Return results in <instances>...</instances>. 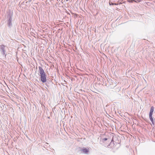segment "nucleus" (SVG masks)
<instances>
[{
	"instance_id": "f257e3e1",
	"label": "nucleus",
	"mask_w": 155,
	"mask_h": 155,
	"mask_svg": "<svg viewBox=\"0 0 155 155\" xmlns=\"http://www.w3.org/2000/svg\"><path fill=\"white\" fill-rule=\"evenodd\" d=\"M39 72L40 76L41 81L43 83H45L46 81V75L45 73L41 67L39 66Z\"/></svg>"
},
{
	"instance_id": "f03ea898",
	"label": "nucleus",
	"mask_w": 155,
	"mask_h": 155,
	"mask_svg": "<svg viewBox=\"0 0 155 155\" xmlns=\"http://www.w3.org/2000/svg\"><path fill=\"white\" fill-rule=\"evenodd\" d=\"M0 51L2 54L5 57L6 55V53L5 50V46L4 45H0Z\"/></svg>"
},
{
	"instance_id": "7ed1b4c3",
	"label": "nucleus",
	"mask_w": 155,
	"mask_h": 155,
	"mask_svg": "<svg viewBox=\"0 0 155 155\" xmlns=\"http://www.w3.org/2000/svg\"><path fill=\"white\" fill-rule=\"evenodd\" d=\"M154 107L153 106H152L150 108V110L149 113V118L151 121L152 124H154V121L152 117V115L153 114V112L154 111Z\"/></svg>"
},
{
	"instance_id": "20e7f679",
	"label": "nucleus",
	"mask_w": 155,
	"mask_h": 155,
	"mask_svg": "<svg viewBox=\"0 0 155 155\" xmlns=\"http://www.w3.org/2000/svg\"><path fill=\"white\" fill-rule=\"evenodd\" d=\"M8 18V19L7 20V24L8 27L11 28L12 26V18L10 15H9Z\"/></svg>"
},
{
	"instance_id": "39448f33",
	"label": "nucleus",
	"mask_w": 155,
	"mask_h": 155,
	"mask_svg": "<svg viewBox=\"0 0 155 155\" xmlns=\"http://www.w3.org/2000/svg\"><path fill=\"white\" fill-rule=\"evenodd\" d=\"M82 151L84 153H87L88 151V150L87 149V148H84L82 150Z\"/></svg>"
},
{
	"instance_id": "423d86ee",
	"label": "nucleus",
	"mask_w": 155,
	"mask_h": 155,
	"mask_svg": "<svg viewBox=\"0 0 155 155\" xmlns=\"http://www.w3.org/2000/svg\"><path fill=\"white\" fill-rule=\"evenodd\" d=\"M133 1L136 2L135 0H129L128 2H133Z\"/></svg>"
},
{
	"instance_id": "0eeeda50",
	"label": "nucleus",
	"mask_w": 155,
	"mask_h": 155,
	"mask_svg": "<svg viewBox=\"0 0 155 155\" xmlns=\"http://www.w3.org/2000/svg\"><path fill=\"white\" fill-rule=\"evenodd\" d=\"M107 140V138H104L102 139L104 141Z\"/></svg>"
},
{
	"instance_id": "6e6552de",
	"label": "nucleus",
	"mask_w": 155,
	"mask_h": 155,
	"mask_svg": "<svg viewBox=\"0 0 155 155\" xmlns=\"http://www.w3.org/2000/svg\"><path fill=\"white\" fill-rule=\"evenodd\" d=\"M118 3H114L113 4H112V5H118Z\"/></svg>"
},
{
	"instance_id": "1a4fd4ad",
	"label": "nucleus",
	"mask_w": 155,
	"mask_h": 155,
	"mask_svg": "<svg viewBox=\"0 0 155 155\" xmlns=\"http://www.w3.org/2000/svg\"><path fill=\"white\" fill-rule=\"evenodd\" d=\"M114 3H112V2H109V4L110 5H112V4H113Z\"/></svg>"
},
{
	"instance_id": "9d476101",
	"label": "nucleus",
	"mask_w": 155,
	"mask_h": 155,
	"mask_svg": "<svg viewBox=\"0 0 155 155\" xmlns=\"http://www.w3.org/2000/svg\"><path fill=\"white\" fill-rule=\"evenodd\" d=\"M153 121H154V124H153L154 125V124H155V120H153Z\"/></svg>"
},
{
	"instance_id": "9b49d317",
	"label": "nucleus",
	"mask_w": 155,
	"mask_h": 155,
	"mask_svg": "<svg viewBox=\"0 0 155 155\" xmlns=\"http://www.w3.org/2000/svg\"><path fill=\"white\" fill-rule=\"evenodd\" d=\"M137 1H138V2H140V0H137Z\"/></svg>"
}]
</instances>
